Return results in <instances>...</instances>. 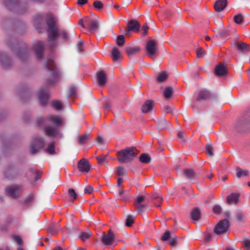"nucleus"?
Wrapping results in <instances>:
<instances>
[{
  "label": "nucleus",
  "instance_id": "obj_49",
  "mask_svg": "<svg viewBox=\"0 0 250 250\" xmlns=\"http://www.w3.org/2000/svg\"><path fill=\"white\" fill-rule=\"evenodd\" d=\"M206 152L209 156L212 157L214 155L213 148L211 145L207 144L206 146Z\"/></svg>",
  "mask_w": 250,
  "mask_h": 250
},
{
  "label": "nucleus",
  "instance_id": "obj_7",
  "mask_svg": "<svg viewBox=\"0 0 250 250\" xmlns=\"http://www.w3.org/2000/svg\"><path fill=\"white\" fill-rule=\"evenodd\" d=\"M23 171V168L19 167L14 164H10L6 167L4 171V177L8 179L12 180L17 178Z\"/></svg>",
  "mask_w": 250,
  "mask_h": 250
},
{
  "label": "nucleus",
  "instance_id": "obj_34",
  "mask_svg": "<svg viewBox=\"0 0 250 250\" xmlns=\"http://www.w3.org/2000/svg\"><path fill=\"white\" fill-rule=\"evenodd\" d=\"M183 174L186 177L189 179H193L195 176L194 170L191 168H186L183 171Z\"/></svg>",
  "mask_w": 250,
  "mask_h": 250
},
{
  "label": "nucleus",
  "instance_id": "obj_20",
  "mask_svg": "<svg viewBox=\"0 0 250 250\" xmlns=\"http://www.w3.org/2000/svg\"><path fill=\"white\" fill-rule=\"evenodd\" d=\"M77 167L81 172L87 173L90 171L91 166L87 159L83 158L78 162Z\"/></svg>",
  "mask_w": 250,
  "mask_h": 250
},
{
  "label": "nucleus",
  "instance_id": "obj_25",
  "mask_svg": "<svg viewBox=\"0 0 250 250\" xmlns=\"http://www.w3.org/2000/svg\"><path fill=\"white\" fill-rule=\"evenodd\" d=\"M215 74L218 76H224L227 74L226 67L223 64L219 63L215 68Z\"/></svg>",
  "mask_w": 250,
  "mask_h": 250
},
{
  "label": "nucleus",
  "instance_id": "obj_55",
  "mask_svg": "<svg viewBox=\"0 0 250 250\" xmlns=\"http://www.w3.org/2000/svg\"><path fill=\"white\" fill-rule=\"evenodd\" d=\"M77 50L79 53H82L84 51L83 49V40H80L77 44Z\"/></svg>",
  "mask_w": 250,
  "mask_h": 250
},
{
  "label": "nucleus",
  "instance_id": "obj_58",
  "mask_svg": "<svg viewBox=\"0 0 250 250\" xmlns=\"http://www.w3.org/2000/svg\"><path fill=\"white\" fill-rule=\"evenodd\" d=\"M18 94L19 95V96L22 99H23V94H25V95H27L28 96L30 95V93L28 91V90L27 89H25V88H23V89L22 88L20 91H18Z\"/></svg>",
  "mask_w": 250,
  "mask_h": 250
},
{
  "label": "nucleus",
  "instance_id": "obj_22",
  "mask_svg": "<svg viewBox=\"0 0 250 250\" xmlns=\"http://www.w3.org/2000/svg\"><path fill=\"white\" fill-rule=\"evenodd\" d=\"M35 52L39 60L42 59L43 57L44 43L42 42L38 41L34 45Z\"/></svg>",
  "mask_w": 250,
  "mask_h": 250
},
{
  "label": "nucleus",
  "instance_id": "obj_4",
  "mask_svg": "<svg viewBox=\"0 0 250 250\" xmlns=\"http://www.w3.org/2000/svg\"><path fill=\"white\" fill-rule=\"evenodd\" d=\"M44 66L47 71H49V78L45 80V88H48L57 82L59 70L56 62L52 58H47L44 62Z\"/></svg>",
  "mask_w": 250,
  "mask_h": 250
},
{
  "label": "nucleus",
  "instance_id": "obj_29",
  "mask_svg": "<svg viewBox=\"0 0 250 250\" xmlns=\"http://www.w3.org/2000/svg\"><path fill=\"white\" fill-rule=\"evenodd\" d=\"M140 50L141 48L139 46H129L125 48V51L129 58L137 54Z\"/></svg>",
  "mask_w": 250,
  "mask_h": 250
},
{
  "label": "nucleus",
  "instance_id": "obj_59",
  "mask_svg": "<svg viewBox=\"0 0 250 250\" xmlns=\"http://www.w3.org/2000/svg\"><path fill=\"white\" fill-rule=\"evenodd\" d=\"M196 54L198 58H202L205 54V51L203 50L202 48L198 47L196 50Z\"/></svg>",
  "mask_w": 250,
  "mask_h": 250
},
{
  "label": "nucleus",
  "instance_id": "obj_27",
  "mask_svg": "<svg viewBox=\"0 0 250 250\" xmlns=\"http://www.w3.org/2000/svg\"><path fill=\"white\" fill-rule=\"evenodd\" d=\"M97 81L99 85L104 86L106 82V75L104 71L101 70L97 73Z\"/></svg>",
  "mask_w": 250,
  "mask_h": 250
},
{
  "label": "nucleus",
  "instance_id": "obj_18",
  "mask_svg": "<svg viewBox=\"0 0 250 250\" xmlns=\"http://www.w3.org/2000/svg\"><path fill=\"white\" fill-rule=\"evenodd\" d=\"M49 98V93L44 89V87H41L38 92V99L40 104L43 106L46 105Z\"/></svg>",
  "mask_w": 250,
  "mask_h": 250
},
{
  "label": "nucleus",
  "instance_id": "obj_38",
  "mask_svg": "<svg viewBox=\"0 0 250 250\" xmlns=\"http://www.w3.org/2000/svg\"><path fill=\"white\" fill-rule=\"evenodd\" d=\"M140 162L143 164H147L150 162L151 158L149 154L143 153L139 157Z\"/></svg>",
  "mask_w": 250,
  "mask_h": 250
},
{
  "label": "nucleus",
  "instance_id": "obj_28",
  "mask_svg": "<svg viewBox=\"0 0 250 250\" xmlns=\"http://www.w3.org/2000/svg\"><path fill=\"white\" fill-rule=\"evenodd\" d=\"M151 198L154 205L157 207H160L163 200L162 195L159 193L155 192L151 194Z\"/></svg>",
  "mask_w": 250,
  "mask_h": 250
},
{
  "label": "nucleus",
  "instance_id": "obj_30",
  "mask_svg": "<svg viewBox=\"0 0 250 250\" xmlns=\"http://www.w3.org/2000/svg\"><path fill=\"white\" fill-rule=\"evenodd\" d=\"M240 195L239 193H232L229 195H228L227 198V202L229 204H236L238 201Z\"/></svg>",
  "mask_w": 250,
  "mask_h": 250
},
{
  "label": "nucleus",
  "instance_id": "obj_11",
  "mask_svg": "<svg viewBox=\"0 0 250 250\" xmlns=\"http://www.w3.org/2000/svg\"><path fill=\"white\" fill-rule=\"evenodd\" d=\"M45 142L41 137H35L31 144L30 152L32 154H36L39 149L44 147Z\"/></svg>",
  "mask_w": 250,
  "mask_h": 250
},
{
  "label": "nucleus",
  "instance_id": "obj_62",
  "mask_svg": "<svg viewBox=\"0 0 250 250\" xmlns=\"http://www.w3.org/2000/svg\"><path fill=\"white\" fill-rule=\"evenodd\" d=\"M97 160L98 161L99 164H102L106 161V156H98L96 157Z\"/></svg>",
  "mask_w": 250,
  "mask_h": 250
},
{
  "label": "nucleus",
  "instance_id": "obj_51",
  "mask_svg": "<svg viewBox=\"0 0 250 250\" xmlns=\"http://www.w3.org/2000/svg\"><path fill=\"white\" fill-rule=\"evenodd\" d=\"M233 20L235 23L241 24L243 22L244 18L242 14H239L234 17Z\"/></svg>",
  "mask_w": 250,
  "mask_h": 250
},
{
  "label": "nucleus",
  "instance_id": "obj_32",
  "mask_svg": "<svg viewBox=\"0 0 250 250\" xmlns=\"http://www.w3.org/2000/svg\"><path fill=\"white\" fill-rule=\"evenodd\" d=\"M154 104V102L152 100H147L142 105V110L143 113H147L150 111Z\"/></svg>",
  "mask_w": 250,
  "mask_h": 250
},
{
  "label": "nucleus",
  "instance_id": "obj_42",
  "mask_svg": "<svg viewBox=\"0 0 250 250\" xmlns=\"http://www.w3.org/2000/svg\"><path fill=\"white\" fill-rule=\"evenodd\" d=\"M52 106L57 110H60L62 108V103L58 100H54L51 102Z\"/></svg>",
  "mask_w": 250,
  "mask_h": 250
},
{
  "label": "nucleus",
  "instance_id": "obj_41",
  "mask_svg": "<svg viewBox=\"0 0 250 250\" xmlns=\"http://www.w3.org/2000/svg\"><path fill=\"white\" fill-rule=\"evenodd\" d=\"M173 93V90L171 86H167L164 92V95L167 99L170 98Z\"/></svg>",
  "mask_w": 250,
  "mask_h": 250
},
{
  "label": "nucleus",
  "instance_id": "obj_35",
  "mask_svg": "<svg viewBox=\"0 0 250 250\" xmlns=\"http://www.w3.org/2000/svg\"><path fill=\"white\" fill-rule=\"evenodd\" d=\"M78 143L80 145H83L86 143L88 140H89L90 137L89 134L85 133L82 135H79L78 136Z\"/></svg>",
  "mask_w": 250,
  "mask_h": 250
},
{
  "label": "nucleus",
  "instance_id": "obj_12",
  "mask_svg": "<svg viewBox=\"0 0 250 250\" xmlns=\"http://www.w3.org/2000/svg\"><path fill=\"white\" fill-rule=\"evenodd\" d=\"M22 191V187L18 185L8 186L5 189L6 194L14 199L19 197L21 194Z\"/></svg>",
  "mask_w": 250,
  "mask_h": 250
},
{
  "label": "nucleus",
  "instance_id": "obj_19",
  "mask_svg": "<svg viewBox=\"0 0 250 250\" xmlns=\"http://www.w3.org/2000/svg\"><path fill=\"white\" fill-rule=\"evenodd\" d=\"M161 240L165 242L169 241V244L175 246L177 244V237L169 230L166 231L161 237Z\"/></svg>",
  "mask_w": 250,
  "mask_h": 250
},
{
  "label": "nucleus",
  "instance_id": "obj_60",
  "mask_svg": "<svg viewBox=\"0 0 250 250\" xmlns=\"http://www.w3.org/2000/svg\"><path fill=\"white\" fill-rule=\"evenodd\" d=\"M104 109L106 111H108L110 110L111 108V103L108 100H106L104 103V105H103Z\"/></svg>",
  "mask_w": 250,
  "mask_h": 250
},
{
  "label": "nucleus",
  "instance_id": "obj_1",
  "mask_svg": "<svg viewBox=\"0 0 250 250\" xmlns=\"http://www.w3.org/2000/svg\"><path fill=\"white\" fill-rule=\"evenodd\" d=\"M37 123L47 136L54 138L61 135L59 128L62 125V121L59 116L49 115L45 117H39Z\"/></svg>",
  "mask_w": 250,
  "mask_h": 250
},
{
  "label": "nucleus",
  "instance_id": "obj_31",
  "mask_svg": "<svg viewBox=\"0 0 250 250\" xmlns=\"http://www.w3.org/2000/svg\"><path fill=\"white\" fill-rule=\"evenodd\" d=\"M190 217L193 221H198L201 218V211L199 208H194L190 213Z\"/></svg>",
  "mask_w": 250,
  "mask_h": 250
},
{
  "label": "nucleus",
  "instance_id": "obj_24",
  "mask_svg": "<svg viewBox=\"0 0 250 250\" xmlns=\"http://www.w3.org/2000/svg\"><path fill=\"white\" fill-rule=\"evenodd\" d=\"M43 22V16L41 14H37L33 16L34 25L37 29H41Z\"/></svg>",
  "mask_w": 250,
  "mask_h": 250
},
{
  "label": "nucleus",
  "instance_id": "obj_50",
  "mask_svg": "<svg viewBox=\"0 0 250 250\" xmlns=\"http://www.w3.org/2000/svg\"><path fill=\"white\" fill-rule=\"evenodd\" d=\"M167 78V75L165 72H162L158 77L157 80L158 82H164Z\"/></svg>",
  "mask_w": 250,
  "mask_h": 250
},
{
  "label": "nucleus",
  "instance_id": "obj_40",
  "mask_svg": "<svg viewBox=\"0 0 250 250\" xmlns=\"http://www.w3.org/2000/svg\"><path fill=\"white\" fill-rule=\"evenodd\" d=\"M60 227L57 224H52L48 228V233L51 234H56L57 233Z\"/></svg>",
  "mask_w": 250,
  "mask_h": 250
},
{
  "label": "nucleus",
  "instance_id": "obj_39",
  "mask_svg": "<svg viewBox=\"0 0 250 250\" xmlns=\"http://www.w3.org/2000/svg\"><path fill=\"white\" fill-rule=\"evenodd\" d=\"M236 176L238 178H240L242 176H248L249 175V172L247 170H244L240 167H237L236 168Z\"/></svg>",
  "mask_w": 250,
  "mask_h": 250
},
{
  "label": "nucleus",
  "instance_id": "obj_23",
  "mask_svg": "<svg viewBox=\"0 0 250 250\" xmlns=\"http://www.w3.org/2000/svg\"><path fill=\"white\" fill-rule=\"evenodd\" d=\"M84 22L86 24L87 28L91 31H95L99 27V23L97 21L88 17L84 18Z\"/></svg>",
  "mask_w": 250,
  "mask_h": 250
},
{
  "label": "nucleus",
  "instance_id": "obj_13",
  "mask_svg": "<svg viewBox=\"0 0 250 250\" xmlns=\"http://www.w3.org/2000/svg\"><path fill=\"white\" fill-rule=\"evenodd\" d=\"M217 98V95L211 92L207 89H203L201 90L196 98L197 101H207L215 100Z\"/></svg>",
  "mask_w": 250,
  "mask_h": 250
},
{
  "label": "nucleus",
  "instance_id": "obj_6",
  "mask_svg": "<svg viewBox=\"0 0 250 250\" xmlns=\"http://www.w3.org/2000/svg\"><path fill=\"white\" fill-rule=\"evenodd\" d=\"M138 153L135 147H126L117 152V160L121 163H129L134 160Z\"/></svg>",
  "mask_w": 250,
  "mask_h": 250
},
{
  "label": "nucleus",
  "instance_id": "obj_64",
  "mask_svg": "<svg viewBox=\"0 0 250 250\" xmlns=\"http://www.w3.org/2000/svg\"><path fill=\"white\" fill-rule=\"evenodd\" d=\"M178 137L181 139V142H185L186 140V138L184 136V132L182 131H179L177 133Z\"/></svg>",
  "mask_w": 250,
  "mask_h": 250
},
{
  "label": "nucleus",
  "instance_id": "obj_16",
  "mask_svg": "<svg viewBox=\"0 0 250 250\" xmlns=\"http://www.w3.org/2000/svg\"><path fill=\"white\" fill-rule=\"evenodd\" d=\"M229 222L227 219H223L219 222L214 229V232L218 235L226 232L229 228Z\"/></svg>",
  "mask_w": 250,
  "mask_h": 250
},
{
  "label": "nucleus",
  "instance_id": "obj_37",
  "mask_svg": "<svg viewBox=\"0 0 250 250\" xmlns=\"http://www.w3.org/2000/svg\"><path fill=\"white\" fill-rule=\"evenodd\" d=\"M169 124V123L164 118L160 119L158 122V128L160 129H163L168 127Z\"/></svg>",
  "mask_w": 250,
  "mask_h": 250
},
{
  "label": "nucleus",
  "instance_id": "obj_26",
  "mask_svg": "<svg viewBox=\"0 0 250 250\" xmlns=\"http://www.w3.org/2000/svg\"><path fill=\"white\" fill-rule=\"evenodd\" d=\"M228 4L227 0H217L214 4V9L217 12H221L223 10Z\"/></svg>",
  "mask_w": 250,
  "mask_h": 250
},
{
  "label": "nucleus",
  "instance_id": "obj_21",
  "mask_svg": "<svg viewBox=\"0 0 250 250\" xmlns=\"http://www.w3.org/2000/svg\"><path fill=\"white\" fill-rule=\"evenodd\" d=\"M140 27V24L138 21L135 19L131 20L127 23V31L126 32V34H127L130 31L138 32Z\"/></svg>",
  "mask_w": 250,
  "mask_h": 250
},
{
  "label": "nucleus",
  "instance_id": "obj_33",
  "mask_svg": "<svg viewBox=\"0 0 250 250\" xmlns=\"http://www.w3.org/2000/svg\"><path fill=\"white\" fill-rule=\"evenodd\" d=\"M122 57L119 49L117 47H114L111 51V57L113 61H117Z\"/></svg>",
  "mask_w": 250,
  "mask_h": 250
},
{
  "label": "nucleus",
  "instance_id": "obj_54",
  "mask_svg": "<svg viewBox=\"0 0 250 250\" xmlns=\"http://www.w3.org/2000/svg\"><path fill=\"white\" fill-rule=\"evenodd\" d=\"M93 7L96 9L100 10L103 8L104 4L102 1L100 0H96L93 3Z\"/></svg>",
  "mask_w": 250,
  "mask_h": 250
},
{
  "label": "nucleus",
  "instance_id": "obj_10",
  "mask_svg": "<svg viewBox=\"0 0 250 250\" xmlns=\"http://www.w3.org/2000/svg\"><path fill=\"white\" fill-rule=\"evenodd\" d=\"M146 197L145 195L138 196L134 201L135 211L138 213H142L147 207V203L145 202Z\"/></svg>",
  "mask_w": 250,
  "mask_h": 250
},
{
  "label": "nucleus",
  "instance_id": "obj_8",
  "mask_svg": "<svg viewBox=\"0 0 250 250\" xmlns=\"http://www.w3.org/2000/svg\"><path fill=\"white\" fill-rule=\"evenodd\" d=\"M250 125V114H247L239 119L235 125V128L239 132H244L248 129Z\"/></svg>",
  "mask_w": 250,
  "mask_h": 250
},
{
  "label": "nucleus",
  "instance_id": "obj_53",
  "mask_svg": "<svg viewBox=\"0 0 250 250\" xmlns=\"http://www.w3.org/2000/svg\"><path fill=\"white\" fill-rule=\"evenodd\" d=\"M134 223V218L131 215H129L127 216V218L125 221V225L127 227H131L132 224Z\"/></svg>",
  "mask_w": 250,
  "mask_h": 250
},
{
  "label": "nucleus",
  "instance_id": "obj_36",
  "mask_svg": "<svg viewBox=\"0 0 250 250\" xmlns=\"http://www.w3.org/2000/svg\"><path fill=\"white\" fill-rule=\"evenodd\" d=\"M230 36V30L229 28L220 31L216 37L219 38H228Z\"/></svg>",
  "mask_w": 250,
  "mask_h": 250
},
{
  "label": "nucleus",
  "instance_id": "obj_3",
  "mask_svg": "<svg viewBox=\"0 0 250 250\" xmlns=\"http://www.w3.org/2000/svg\"><path fill=\"white\" fill-rule=\"evenodd\" d=\"M6 43L20 60L24 61L27 59L28 51L25 43L20 42L16 38L13 37L7 39Z\"/></svg>",
  "mask_w": 250,
  "mask_h": 250
},
{
  "label": "nucleus",
  "instance_id": "obj_15",
  "mask_svg": "<svg viewBox=\"0 0 250 250\" xmlns=\"http://www.w3.org/2000/svg\"><path fill=\"white\" fill-rule=\"evenodd\" d=\"M115 235L114 232L110 229L108 231L107 234H106L105 232H102V235L101 237V241L105 245L111 246L116 245L115 243Z\"/></svg>",
  "mask_w": 250,
  "mask_h": 250
},
{
  "label": "nucleus",
  "instance_id": "obj_5",
  "mask_svg": "<svg viewBox=\"0 0 250 250\" xmlns=\"http://www.w3.org/2000/svg\"><path fill=\"white\" fill-rule=\"evenodd\" d=\"M3 2L8 9L18 15L25 14L28 9V4L21 0H3Z\"/></svg>",
  "mask_w": 250,
  "mask_h": 250
},
{
  "label": "nucleus",
  "instance_id": "obj_61",
  "mask_svg": "<svg viewBox=\"0 0 250 250\" xmlns=\"http://www.w3.org/2000/svg\"><path fill=\"white\" fill-rule=\"evenodd\" d=\"M12 237L14 241H15L17 243V244L19 245H21L22 244V240L20 236L16 235H14L12 236Z\"/></svg>",
  "mask_w": 250,
  "mask_h": 250
},
{
  "label": "nucleus",
  "instance_id": "obj_63",
  "mask_svg": "<svg viewBox=\"0 0 250 250\" xmlns=\"http://www.w3.org/2000/svg\"><path fill=\"white\" fill-rule=\"evenodd\" d=\"M236 216L237 220L239 221L243 222L244 221V215L242 212H241V211L237 212L236 213Z\"/></svg>",
  "mask_w": 250,
  "mask_h": 250
},
{
  "label": "nucleus",
  "instance_id": "obj_44",
  "mask_svg": "<svg viewBox=\"0 0 250 250\" xmlns=\"http://www.w3.org/2000/svg\"><path fill=\"white\" fill-rule=\"evenodd\" d=\"M125 38L124 35H119L117 37L116 42L119 46H123L125 43Z\"/></svg>",
  "mask_w": 250,
  "mask_h": 250
},
{
  "label": "nucleus",
  "instance_id": "obj_43",
  "mask_svg": "<svg viewBox=\"0 0 250 250\" xmlns=\"http://www.w3.org/2000/svg\"><path fill=\"white\" fill-rule=\"evenodd\" d=\"M45 151L50 154H54L55 153V142H53L50 143L47 148L45 149Z\"/></svg>",
  "mask_w": 250,
  "mask_h": 250
},
{
  "label": "nucleus",
  "instance_id": "obj_45",
  "mask_svg": "<svg viewBox=\"0 0 250 250\" xmlns=\"http://www.w3.org/2000/svg\"><path fill=\"white\" fill-rule=\"evenodd\" d=\"M68 193L70 201H74L78 197V194L73 188H69L68 190Z\"/></svg>",
  "mask_w": 250,
  "mask_h": 250
},
{
  "label": "nucleus",
  "instance_id": "obj_46",
  "mask_svg": "<svg viewBox=\"0 0 250 250\" xmlns=\"http://www.w3.org/2000/svg\"><path fill=\"white\" fill-rule=\"evenodd\" d=\"M91 234L92 233L90 231H88L87 232H82L81 234L79 235V238L83 241H84L87 239H88L91 235Z\"/></svg>",
  "mask_w": 250,
  "mask_h": 250
},
{
  "label": "nucleus",
  "instance_id": "obj_9",
  "mask_svg": "<svg viewBox=\"0 0 250 250\" xmlns=\"http://www.w3.org/2000/svg\"><path fill=\"white\" fill-rule=\"evenodd\" d=\"M146 51L150 58L154 59L158 54V47L157 41L155 40H150L147 42Z\"/></svg>",
  "mask_w": 250,
  "mask_h": 250
},
{
  "label": "nucleus",
  "instance_id": "obj_47",
  "mask_svg": "<svg viewBox=\"0 0 250 250\" xmlns=\"http://www.w3.org/2000/svg\"><path fill=\"white\" fill-rule=\"evenodd\" d=\"M1 138L3 144V148L4 149H6L11 147V142L10 140L7 139H3L2 136L1 137Z\"/></svg>",
  "mask_w": 250,
  "mask_h": 250
},
{
  "label": "nucleus",
  "instance_id": "obj_17",
  "mask_svg": "<svg viewBox=\"0 0 250 250\" xmlns=\"http://www.w3.org/2000/svg\"><path fill=\"white\" fill-rule=\"evenodd\" d=\"M0 62L2 66L5 69L11 67L13 64L12 60L4 52H0Z\"/></svg>",
  "mask_w": 250,
  "mask_h": 250
},
{
  "label": "nucleus",
  "instance_id": "obj_2",
  "mask_svg": "<svg viewBox=\"0 0 250 250\" xmlns=\"http://www.w3.org/2000/svg\"><path fill=\"white\" fill-rule=\"evenodd\" d=\"M46 24L47 25V32L49 46L51 50L57 45V38L61 36L65 41L69 39L68 33L64 30L60 29L56 25V21L54 15L51 13L47 14Z\"/></svg>",
  "mask_w": 250,
  "mask_h": 250
},
{
  "label": "nucleus",
  "instance_id": "obj_52",
  "mask_svg": "<svg viewBox=\"0 0 250 250\" xmlns=\"http://www.w3.org/2000/svg\"><path fill=\"white\" fill-rule=\"evenodd\" d=\"M34 200V195L32 194H30L28 196H27V197L24 200V203L25 205L29 206L33 202Z\"/></svg>",
  "mask_w": 250,
  "mask_h": 250
},
{
  "label": "nucleus",
  "instance_id": "obj_14",
  "mask_svg": "<svg viewBox=\"0 0 250 250\" xmlns=\"http://www.w3.org/2000/svg\"><path fill=\"white\" fill-rule=\"evenodd\" d=\"M231 46L239 53L246 54L250 51V46L249 44L236 40L231 43Z\"/></svg>",
  "mask_w": 250,
  "mask_h": 250
},
{
  "label": "nucleus",
  "instance_id": "obj_48",
  "mask_svg": "<svg viewBox=\"0 0 250 250\" xmlns=\"http://www.w3.org/2000/svg\"><path fill=\"white\" fill-rule=\"evenodd\" d=\"M69 97L72 99H74L77 96L76 88L74 86H72L69 89Z\"/></svg>",
  "mask_w": 250,
  "mask_h": 250
},
{
  "label": "nucleus",
  "instance_id": "obj_57",
  "mask_svg": "<svg viewBox=\"0 0 250 250\" xmlns=\"http://www.w3.org/2000/svg\"><path fill=\"white\" fill-rule=\"evenodd\" d=\"M117 174L118 175L121 176H123L125 174V168L121 166H118L117 167Z\"/></svg>",
  "mask_w": 250,
  "mask_h": 250
},
{
  "label": "nucleus",
  "instance_id": "obj_56",
  "mask_svg": "<svg viewBox=\"0 0 250 250\" xmlns=\"http://www.w3.org/2000/svg\"><path fill=\"white\" fill-rule=\"evenodd\" d=\"M213 211L215 214H220L222 211V208L220 206L218 205H215L213 208Z\"/></svg>",
  "mask_w": 250,
  "mask_h": 250
}]
</instances>
